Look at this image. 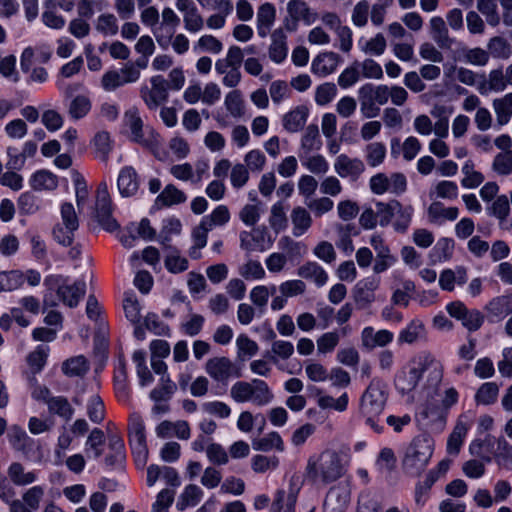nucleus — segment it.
<instances>
[{
  "label": "nucleus",
  "mask_w": 512,
  "mask_h": 512,
  "mask_svg": "<svg viewBox=\"0 0 512 512\" xmlns=\"http://www.w3.org/2000/svg\"><path fill=\"white\" fill-rule=\"evenodd\" d=\"M499 394V386L495 382L483 383L475 394V401L478 405H491L496 402Z\"/></svg>",
  "instance_id": "72a5a7b5"
},
{
  "label": "nucleus",
  "mask_w": 512,
  "mask_h": 512,
  "mask_svg": "<svg viewBox=\"0 0 512 512\" xmlns=\"http://www.w3.org/2000/svg\"><path fill=\"white\" fill-rule=\"evenodd\" d=\"M224 103L226 109L234 118L243 119L244 121L250 118V115L245 117V104L239 90H232L227 93Z\"/></svg>",
  "instance_id": "cd10ccee"
},
{
  "label": "nucleus",
  "mask_w": 512,
  "mask_h": 512,
  "mask_svg": "<svg viewBox=\"0 0 512 512\" xmlns=\"http://www.w3.org/2000/svg\"><path fill=\"white\" fill-rule=\"evenodd\" d=\"M230 396L237 403L252 401L257 406L269 404L274 397L267 383L260 379L234 383L230 389Z\"/></svg>",
  "instance_id": "39448f33"
},
{
  "label": "nucleus",
  "mask_w": 512,
  "mask_h": 512,
  "mask_svg": "<svg viewBox=\"0 0 512 512\" xmlns=\"http://www.w3.org/2000/svg\"><path fill=\"white\" fill-rule=\"evenodd\" d=\"M207 374L218 382H226L230 377H240L241 372L227 357H214L206 362Z\"/></svg>",
  "instance_id": "1a4fd4ad"
},
{
  "label": "nucleus",
  "mask_w": 512,
  "mask_h": 512,
  "mask_svg": "<svg viewBox=\"0 0 512 512\" xmlns=\"http://www.w3.org/2000/svg\"><path fill=\"white\" fill-rule=\"evenodd\" d=\"M431 35L441 49L451 47L453 40L449 37L448 29L442 17L434 16L430 20Z\"/></svg>",
  "instance_id": "5701e85b"
},
{
  "label": "nucleus",
  "mask_w": 512,
  "mask_h": 512,
  "mask_svg": "<svg viewBox=\"0 0 512 512\" xmlns=\"http://www.w3.org/2000/svg\"><path fill=\"white\" fill-rule=\"evenodd\" d=\"M7 473L16 486H26L34 483L37 479L35 472H25L24 466L19 462L11 463Z\"/></svg>",
  "instance_id": "c85d7f7f"
},
{
  "label": "nucleus",
  "mask_w": 512,
  "mask_h": 512,
  "mask_svg": "<svg viewBox=\"0 0 512 512\" xmlns=\"http://www.w3.org/2000/svg\"><path fill=\"white\" fill-rule=\"evenodd\" d=\"M47 409L51 415L58 416L65 422H69L75 412L72 404L64 396H54L53 399H49Z\"/></svg>",
  "instance_id": "4be33fe9"
},
{
  "label": "nucleus",
  "mask_w": 512,
  "mask_h": 512,
  "mask_svg": "<svg viewBox=\"0 0 512 512\" xmlns=\"http://www.w3.org/2000/svg\"><path fill=\"white\" fill-rule=\"evenodd\" d=\"M92 146L94 148L96 157L104 162H107L109 159V154L113 149L114 142L111 139L109 132L102 130L95 134L92 140Z\"/></svg>",
  "instance_id": "a878e982"
},
{
  "label": "nucleus",
  "mask_w": 512,
  "mask_h": 512,
  "mask_svg": "<svg viewBox=\"0 0 512 512\" xmlns=\"http://www.w3.org/2000/svg\"><path fill=\"white\" fill-rule=\"evenodd\" d=\"M400 208V202L392 200L389 203L378 202L376 203V218L379 219V224L382 227L387 226L395 214V210Z\"/></svg>",
  "instance_id": "37998d69"
},
{
  "label": "nucleus",
  "mask_w": 512,
  "mask_h": 512,
  "mask_svg": "<svg viewBox=\"0 0 512 512\" xmlns=\"http://www.w3.org/2000/svg\"><path fill=\"white\" fill-rule=\"evenodd\" d=\"M96 28L105 35H115L118 32L117 19L113 14H101L98 17Z\"/></svg>",
  "instance_id": "338daca9"
},
{
  "label": "nucleus",
  "mask_w": 512,
  "mask_h": 512,
  "mask_svg": "<svg viewBox=\"0 0 512 512\" xmlns=\"http://www.w3.org/2000/svg\"><path fill=\"white\" fill-rule=\"evenodd\" d=\"M123 309L126 318L133 324H139L141 319V306L133 293H126L123 300Z\"/></svg>",
  "instance_id": "c03bdc74"
},
{
  "label": "nucleus",
  "mask_w": 512,
  "mask_h": 512,
  "mask_svg": "<svg viewBox=\"0 0 512 512\" xmlns=\"http://www.w3.org/2000/svg\"><path fill=\"white\" fill-rule=\"evenodd\" d=\"M49 348L47 346L39 345L27 355V363L33 374L31 381L36 383L35 375L39 373L45 366L48 358Z\"/></svg>",
  "instance_id": "c756f323"
},
{
  "label": "nucleus",
  "mask_w": 512,
  "mask_h": 512,
  "mask_svg": "<svg viewBox=\"0 0 512 512\" xmlns=\"http://www.w3.org/2000/svg\"><path fill=\"white\" fill-rule=\"evenodd\" d=\"M291 221L293 224V235L296 237L304 234L312 224V218L309 212L303 207H295L291 212Z\"/></svg>",
  "instance_id": "7c9ffc66"
},
{
  "label": "nucleus",
  "mask_w": 512,
  "mask_h": 512,
  "mask_svg": "<svg viewBox=\"0 0 512 512\" xmlns=\"http://www.w3.org/2000/svg\"><path fill=\"white\" fill-rule=\"evenodd\" d=\"M279 464L276 456L267 457L264 455H255L251 459V466L254 472L264 473L270 469H275Z\"/></svg>",
  "instance_id": "4d7b16f0"
},
{
  "label": "nucleus",
  "mask_w": 512,
  "mask_h": 512,
  "mask_svg": "<svg viewBox=\"0 0 512 512\" xmlns=\"http://www.w3.org/2000/svg\"><path fill=\"white\" fill-rule=\"evenodd\" d=\"M89 369L87 360L84 356H76L66 360L62 364V371L69 377L82 376Z\"/></svg>",
  "instance_id": "e433bc0d"
},
{
  "label": "nucleus",
  "mask_w": 512,
  "mask_h": 512,
  "mask_svg": "<svg viewBox=\"0 0 512 512\" xmlns=\"http://www.w3.org/2000/svg\"><path fill=\"white\" fill-rule=\"evenodd\" d=\"M342 61V57L336 52H320L312 61L311 71L316 75L325 77L334 73Z\"/></svg>",
  "instance_id": "f8f14e48"
},
{
  "label": "nucleus",
  "mask_w": 512,
  "mask_h": 512,
  "mask_svg": "<svg viewBox=\"0 0 512 512\" xmlns=\"http://www.w3.org/2000/svg\"><path fill=\"white\" fill-rule=\"evenodd\" d=\"M87 413L90 420L94 423H101L105 417L104 403L100 396L94 395L91 397L87 407Z\"/></svg>",
  "instance_id": "052dcab7"
},
{
  "label": "nucleus",
  "mask_w": 512,
  "mask_h": 512,
  "mask_svg": "<svg viewBox=\"0 0 512 512\" xmlns=\"http://www.w3.org/2000/svg\"><path fill=\"white\" fill-rule=\"evenodd\" d=\"M177 386L171 381L169 376L161 378V386L154 388L150 392V398L155 402L168 401L175 393Z\"/></svg>",
  "instance_id": "4c0bfd02"
},
{
  "label": "nucleus",
  "mask_w": 512,
  "mask_h": 512,
  "mask_svg": "<svg viewBox=\"0 0 512 512\" xmlns=\"http://www.w3.org/2000/svg\"><path fill=\"white\" fill-rule=\"evenodd\" d=\"M379 282L374 278L360 280L352 290V296L358 309H366L375 300V290Z\"/></svg>",
  "instance_id": "9b49d317"
},
{
  "label": "nucleus",
  "mask_w": 512,
  "mask_h": 512,
  "mask_svg": "<svg viewBox=\"0 0 512 512\" xmlns=\"http://www.w3.org/2000/svg\"><path fill=\"white\" fill-rule=\"evenodd\" d=\"M186 199L187 197L183 191L179 190L173 184H168L156 197L153 208L161 209L163 207L184 203Z\"/></svg>",
  "instance_id": "aec40b11"
},
{
  "label": "nucleus",
  "mask_w": 512,
  "mask_h": 512,
  "mask_svg": "<svg viewBox=\"0 0 512 512\" xmlns=\"http://www.w3.org/2000/svg\"><path fill=\"white\" fill-rule=\"evenodd\" d=\"M269 223L276 233L287 227L288 220L282 202H277L271 207Z\"/></svg>",
  "instance_id": "3c124183"
},
{
  "label": "nucleus",
  "mask_w": 512,
  "mask_h": 512,
  "mask_svg": "<svg viewBox=\"0 0 512 512\" xmlns=\"http://www.w3.org/2000/svg\"><path fill=\"white\" fill-rule=\"evenodd\" d=\"M152 90L144 97L146 105L150 108H157L168 99L169 83L162 75L152 76L150 79Z\"/></svg>",
  "instance_id": "dca6fc26"
},
{
  "label": "nucleus",
  "mask_w": 512,
  "mask_h": 512,
  "mask_svg": "<svg viewBox=\"0 0 512 512\" xmlns=\"http://www.w3.org/2000/svg\"><path fill=\"white\" fill-rule=\"evenodd\" d=\"M495 437L487 435L484 439H475L469 446L471 455L480 458L483 462L490 463L492 461L493 446Z\"/></svg>",
  "instance_id": "412c9836"
},
{
  "label": "nucleus",
  "mask_w": 512,
  "mask_h": 512,
  "mask_svg": "<svg viewBox=\"0 0 512 512\" xmlns=\"http://www.w3.org/2000/svg\"><path fill=\"white\" fill-rule=\"evenodd\" d=\"M412 214L413 208L411 206L403 207L400 203V208L395 210L394 214L396 215V219L393 223L394 229L397 232H405L411 223Z\"/></svg>",
  "instance_id": "6e6d98bb"
},
{
  "label": "nucleus",
  "mask_w": 512,
  "mask_h": 512,
  "mask_svg": "<svg viewBox=\"0 0 512 512\" xmlns=\"http://www.w3.org/2000/svg\"><path fill=\"white\" fill-rule=\"evenodd\" d=\"M488 49L494 58L508 59L512 50L510 44L501 36H494L488 43Z\"/></svg>",
  "instance_id": "de8ad7c7"
},
{
  "label": "nucleus",
  "mask_w": 512,
  "mask_h": 512,
  "mask_svg": "<svg viewBox=\"0 0 512 512\" xmlns=\"http://www.w3.org/2000/svg\"><path fill=\"white\" fill-rule=\"evenodd\" d=\"M336 95V85L332 82H325L317 86L314 100L318 106H325L332 102Z\"/></svg>",
  "instance_id": "8fccbe9b"
},
{
  "label": "nucleus",
  "mask_w": 512,
  "mask_h": 512,
  "mask_svg": "<svg viewBox=\"0 0 512 512\" xmlns=\"http://www.w3.org/2000/svg\"><path fill=\"white\" fill-rule=\"evenodd\" d=\"M468 428L465 423L458 422L454 427L447 441V451L449 454L457 455L466 436Z\"/></svg>",
  "instance_id": "79ce46f5"
},
{
  "label": "nucleus",
  "mask_w": 512,
  "mask_h": 512,
  "mask_svg": "<svg viewBox=\"0 0 512 512\" xmlns=\"http://www.w3.org/2000/svg\"><path fill=\"white\" fill-rule=\"evenodd\" d=\"M201 496L202 491L200 488L194 484H190L185 487L176 506L179 510L183 511L189 506H195L200 501Z\"/></svg>",
  "instance_id": "ea45409f"
},
{
  "label": "nucleus",
  "mask_w": 512,
  "mask_h": 512,
  "mask_svg": "<svg viewBox=\"0 0 512 512\" xmlns=\"http://www.w3.org/2000/svg\"><path fill=\"white\" fill-rule=\"evenodd\" d=\"M335 171L342 177H350L356 181L365 170V165L358 158H350L345 154H341L336 158L334 164Z\"/></svg>",
  "instance_id": "4468645a"
},
{
  "label": "nucleus",
  "mask_w": 512,
  "mask_h": 512,
  "mask_svg": "<svg viewBox=\"0 0 512 512\" xmlns=\"http://www.w3.org/2000/svg\"><path fill=\"white\" fill-rule=\"evenodd\" d=\"M438 479V473L434 470L429 471V473L426 475V478L424 481L419 482L416 484L415 487V502L418 505H423L425 502V498L428 496L429 491L433 484Z\"/></svg>",
  "instance_id": "09e8293b"
},
{
  "label": "nucleus",
  "mask_w": 512,
  "mask_h": 512,
  "mask_svg": "<svg viewBox=\"0 0 512 512\" xmlns=\"http://www.w3.org/2000/svg\"><path fill=\"white\" fill-rule=\"evenodd\" d=\"M30 183L34 190H52L57 187V178L47 170H40L33 174Z\"/></svg>",
  "instance_id": "c9c22d12"
},
{
  "label": "nucleus",
  "mask_w": 512,
  "mask_h": 512,
  "mask_svg": "<svg viewBox=\"0 0 512 512\" xmlns=\"http://www.w3.org/2000/svg\"><path fill=\"white\" fill-rule=\"evenodd\" d=\"M44 496V489L41 486H33L29 488L22 496V500L33 511L40 507V502Z\"/></svg>",
  "instance_id": "0e129e2a"
},
{
  "label": "nucleus",
  "mask_w": 512,
  "mask_h": 512,
  "mask_svg": "<svg viewBox=\"0 0 512 512\" xmlns=\"http://www.w3.org/2000/svg\"><path fill=\"white\" fill-rule=\"evenodd\" d=\"M9 440L14 449L23 452L32 442V439L27 435V433L18 426L12 427L9 434Z\"/></svg>",
  "instance_id": "13d9d810"
},
{
  "label": "nucleus",
  "mask_w": 512,
  "mask_h": 512,
  "mask_svg": "<svg viewBox=\"0 0 512 512\" xmlns=\"http://www.w3.org/2000/svg\"><path fill=\"white\" fill-rule=\"evenodd\" d=\"M24 283V275L18 270L0 272V292L14 291Z\"/></svg>",
  "instance_id": "a19ab883"
},
{
  "label": "nucleus",
  "mask_w": 512,
  "mask_h": 512,
  "mask_svg": "<svg viewBox=\"0 0 512 512\" xmlns=\"http://www.w3.org/2000/svg\"><path fill=\"white\" fill-rule=\"evenodd\" d=\"M424 325L419 320H413L399 333V343L412 344L424 336Z\"/></svg>",
  "instance_id": "58836bf2"
},
{
  "label": "nucleus",
  "mask_w": 512,
  "mask_h": 512,
  "mask_svg": "<svg viewBox=\"0 0 512 512\" xmlns=\"http://www.w3.org/2000/svg\"><path fill=\"white\" fill-rule=\"evenodd\" d=\"M206 455L214 465H226L229 462V455L225 448L218 443H210L206 448Z\"/></svg>",
  "instance_id": "864d4df0"
},
{
  "label": "nucleus",
  "mask_w": 512,
  "mask_h": 512,
  "mask_svg": "<svg viewBox=\"0 0 512 512\" xmlns=\"http://www.w3.org/2000/svg\"><path fill=\"white\" fill-rule=\"evenodd\" d=\"M230 219V212L225 205H219L213 212L202 218L204 222L210 225L213 229L214 226H221L226 224Z\"/></svg>",
  "instance_id": "bf43d9fd"
},
{
  "label": "nucleus",
  "mask_w": 512,
  "mask_h": 512,
  "mask_svg": "<svg viewBox=\"0 0 512 512\" xmlns=\"http://www.w3.org/2000/svg\"><path fill=\"white\" fill-rule=\"evenodd\" d=\"M126 137L149 149L156 157L160 158L162 151V139L154 130H125Z\"/></svg>",
  "instance_id": "9d476101"
},
{
  "label": "nucleus",
  "mask_w": 512,
  "mask_h": 512,
  "mask_svg": "<svg viewBox=\"0 0 512 512\" xmlns=\"http://www.w3.org/2000/svg\"><path fill=\"white\" fill-rule=\"evenodd\" d=\"M348 503V493L338 488H331L325 498L324 507L332 512H343Z\"/></svg>",
  "instance_id": "2f4dec72"
},
{
  "label": "nucleus",
  "mask_w": 512,
  "mask_h": 512,
  "mask_svg": "<svg viewBox=\"0 0 512 512\" xmlns=\"http://www.w3.org/2000/svg\"><path fill=\"white\" fill-rule=\"evenodd\" d=\"M385 388V384L380 379L374 378L361 397L360 411L366 418V423L376 433H381L383 430V426L378 424L377 418L383 412L387 401Z\"/></svg>",
  "instance_id": "f03ea898"
},
{
  "label": "nucleus",
  "mask_w": 512,
  "mask_h": 512,
  "mask_svg": "<svg viewBox=\"0 0 512 512\" xmlns=\"http://www.w3.org/2000/svg\"><path fill=\"white\" fill-rule=\"evenodd\" d=\"M488 213L499 220L500 226L506 221L510 213L509 200L506 195L498 196L492 205L488 207Z\"/></svg>",
  "instance_id": "a18cd8bd"
},
{
  "label": "nucleus",
  "mask_w": 512,
  "mask_h": 512,
  "mask_svg": "<svg viewBox=\"0 0 512 512\" xmlns=\"http://www.w3.org/2000/svg\"><path fill=\"white\" fill-rule=\"evenodd\" d=\"M370 244L376 252L373 270L377 274L382 273L395 262V258L391 255L389 247L379 235H373L370 239Z\"/></svg>",
  "instance_id": "2eb2a0df"
},
{
  "label": "nucleus",
  "mask_w": 512,
  "mask_h": 512,
  "mask_svg": "<svg viewBox=\"0 0 512 512\" xmlns=\"http://www.w3.org/2000/svg\"><path fill=\"white\" fill-rule=\"evenodd\" d=\"M297 274L306 280L313 281L319 287L323 286L328 279L327 273L316 262H307L300 266L297 270Z\"/></svg>",
  "instance_id": "393cba45"
},
{
  "label": "nucleus",
  "mask_w": 512,
  "mask_h": 512,
  "mask_svg": "<svg viewBox=\"0 0 512 512\" xmlns=\"http://www.w3.org/2000/svg\"><path fill=\"white\" fill-rule=\"evenodd\" d=\"M112 201L106 183H100L95 201V218L99 225L108 232H114L120 225L112 216Z\"/></svg>",
  "instance_id": "0eeeda50"
},
{
  "label": "nucleus",
  "mask_w": 512,
  "mask_h": 512,
  "mask_svg": "<svg viewBox=\"0 0 512 512\" xmlns=\"http://www.w3.org/2000/svg\"><path fill=\"white\" fill-rule=\"evenodd\" d=\"M462 172L465 177L462 179L461 184L465 188H476L484 181L483 174L474 170V163L471 160L465 162Z\"/></svg>",
  "instance_id": "49530a36"
},
{
  "label": "nucleus",
  "mask_w": 512,
  "mask_h": 512,
  "mask_svg": "<svg viewBox=\"0 0 512 512\" xmlns=\"http://www.w3.org/2000/svg\"><path fill=\"white\" fill-rule=\"evenodd\" d=\"M449 315L459 321L469 331H477L484 322V315L475 309L469 310L461 301H454L447 305Z\"/></svg>",
  "instance_id": "6e6552de"
},
{
  "label": "nucleus",
  "mask_w": 512,
  "mask_h": 512,
  "mask_svg": "<svg viewBox=\"0 0 512 512\" xmlns=\"http://www.w3.org/2000/svg\"><path fill=\"white\" fill-rule=\"evenodd\" d=\"M432 454V439L424 435L415 437L402 460L403 471L413 477L419 476L426 469Z\"/></svg>",
  "instance_id": "20e7f679"
},
{
  "label": "nucleus",
  "mask_w": 512,
  "mask_h": 512,
  "mask_svg": "<svg viewBox=\"0 0 512 512\" xmlns=\"http://www.w3.org/2000/svg\"><path fill=\"white\" fill-rule=\"evenodd\" d=\"M459 210L457 207L445 208L441 202H433L428 208V217L431 222H440V220L454 221L457 219Z\"/></svg>",
  "instance_id": "473e14b6"
},
{
  "label": "nucleus",
  "mask_w": 512,
  "mask_h": 512,
  "mask_svg": "<svg viewBox=\"0 0 512 512\" xmlns=\"http://www.w3.org/2000/svg\"><path fill=\"white\" fill-rule=\"evenodd\" d=\"M488 320L491 323L500 322L507 315L512 313V302L509 296H498L493 298L485 306Z\"/></svg>",
  "instance_id": "f3484780"
},
{
  "label": "nucleus",
  "mask_w": 512,
  "mask_h": 512,
  "mask_svg": "<svg viewBox=\"0 0 512 512\" xmlns=\"http://www.w3.org/2000/svg\"><path fill=\"white\" fill-rule=\"evenodd\" d=\"M430 367L433 368L431 372L433 375V380H435L436 383H439L443 374L442 367L435 361L434 357L430 353L424 352L418 357L417 367L410 368L408 372L402 371L396 376V388L402 394L413 391L422 378L423 373Z\"/></svg>",
  "instance_id": "7ed1b4c3"
},
{
  "label": "nucleus",
  "mask_w": 512,
  "mask_h": 512,
  "mask_svg": "<svg viewBox=\"0 0 512 512\" xmlns=\"http://www.w3.org/2000/svg\"><path fill=\"white\" fill-rule=\"evenodd\" d=\"M91 110V102L84 95H77L70 104L69 113L74 119L84 118Z\"/></svg>",
  "instance_id": "603ef678"
},
{
  "label": "nucleus",
  "mask_w": 512,
  "mask_h": 512,
  "mask_svg": "<svg viewBox=\"0 0 512 512\" xmlns=\"http://www.w3.org/2000/svg\"><path fill=\"white\" fill-rule=\"evenodd\" d=\"M309 109L305 105H298L287 112L283 117V128H319L316 123L306 126Z\"/></svg>",
  "instance_id": "6ab92c4d"
},
{
  "label": "nucleus",
  "mask_w": 512,
  "mask_h": 512,
  "mask_svg": "<svg viewBox=\"0 0 512 512\" xmlns=\"http://www.w3.org/2000/svg\"><path fill=\"white\" fill-rule=\"evenodd\" d=\"M45 284L50 290L56 289L59 299L71 308L76 307L86 293V283L83 280L68 285L62 276H50Z\"/></svg>",
  "instance_id": "423d86ee"
},
{
  "label": "nucleus",
  "mask_w": 512,
  "mask_h": 512,
  "mask_svg": "<svg viewBox=\"0 0 512 512\" xmlns=\"http://www.w3.org/2000/svg\"><path fill=\"white\" fill-rule=\"evenodd\" d=\"M492 452V459H494L500 467H508L512 463V446L504 437H495Z\"/></svg>",
  "instance_id": "bb28decb"
},
{
  "label": "nucleus",
  "mask_w": 512,
  "mask_h": 512,
  "mask_svg": "<svg viewBox=\"0 0 512 512\" xmlns=\"http://www.w3.org/2000/svg\"><path fill=\"white\" fill-rule=\"evenodd\" d=\"M339 334L337 332H327L317 340V349L319 353L326 354L332 352L339 343Z\"/></svg>",
  "instance_id": "69168bd1"
},
{
  "label": "nucleus",
  "mask_w": 512,
  "mask_h": 512,
  "mask_svg": "<svg viewBox=\"0 0 512 512\" xmlns=\"http://www.w3.org/2000/svg\"><path fill=\"white\" fill-rule=\"evenodd\" d=\"M454 241L450 238H441L433 248V253L438 261H446L452 257Z\"/></svg>",
  "instance_id": "680f3d73"
},
{
  "label": "nucleus",
  "mask_w": 512,
  "mask_h": 512,
  "mask_svg": "<svg viewBox=\"0 0 512 512\" xmlns=\"http://www.w3.org/2000/svg\"><path fill=\"white\" fill-rule=\"evenodd\" d=\"M345 472L343 457L334 450H325L317 457H310L306 467L307 477L323 484L337 481Z\"/></svg>",
  "instance_id": "f257e3e1"
},
{
  "label": "nucleus",
  "mask_w": 512,
  "mask_h": 512,
  "mask_svg": "<svg viewBox=\"0 0 512 512\" xmlns=\"http://www.w3.org/2000/svg\"><path fill=\"white\" fill-rule=\"evenodd\" d=\"M299 490L297 484L291 479L287 491L284 489L277 490L275 499L271 505V511L281 512L284 510V512H294Z\"/></svg>",
  "instance_id": "ddd939ff"
},
{
  "label": "nucleus",
  "mask_w": 512,
  "mask_h": 512,
  "mask_svg": "<svg viewBox=\"0 0 512 512\" xmlns=\"http://www.w3.org/2000/svg\"><path fill=\"white\" fill-rule=\"evenodd\" d=\"M276 18V8L274 4L266 2L258 8L257 22L264 24L265 27H272Z\"/></svg>",
  "instance_id": "774afa93"
},
{
  "label": "nucleus",
  "mask_w": 512,
  "mask_h": 512,
  "mask_svg": "<svg viewBox=\"0 0 512 512\" xmlns=\"http://www.w3.org/2000/svg\"><path fill=\"white\" fill-rule=\"evenodd\" d=\"M252 445L257 451L284 450V443L278 432H271L260 439H256L252 442Z\"/></svg>",
  "instance_id": "f704fd0d"
},
{
  "label": "nucleus",
  "mask_w": 512,
  "mask_h": 512,
  "mask_svg": "<svg viewBox=\"0 0 512 512\" xmlns=\"http://www.w3.org/2000/svg\"><path fill=\"white\" fill-rule=\"evenodd\" d=\"M117 186L123 197H130L138 191L139 179L137 172L133 167L126 166L121 169L117 180Z\"/></svg>",
  "instance_id": "a211bd4d"
},
{
  "label": "nucleus",
  "mask_w": 512,
  "mask_h": 512,
  "mask_svg": "<svg viewBox=\"0 0 512 512\" xmlns=\"http://www.w3.org/2000/svg\"><path fill=\"white\" fill-rule=\"evenodd\" d=\"M493 170L499 175L512 173V151H505L497 154L492 164Z\"/></svg>",
  "instance_id": "5fc2aeb1"
},
{
  "label": "nucleus",
  "mask_w": 512,
  "mask_h": 512,
  "mask_svg": "<svg viewBox=\"0 0 512 512\" xmlns=\"http://www.w3.org/2000/svg\"><path fill=\"white\" fill-rule=\"evenodd\" d=\"M62 223L69 230H77L79 227V220L75 212L74 206L71 203H64L61 206Z\"/></svg>",
  "instance_id": "e2e57ef3"
},
{
  "label": "nucleus",
  "mask_w": 512,
  "mask_h": 512,
  "mask_svg": "<svg viewBox=\"0 0 512 512\" xmlns=\"http://www.w3.org/2000/svg\"><path fill=\"white\" fill-rule=\"evenodd\" d=\"M359 98H371L375 103L384 105L390 97V89L387 85L375 86L372 83H365L358 90Z\"/></svg>",
  "instance_id": "b1692460"
}]
</instances>
